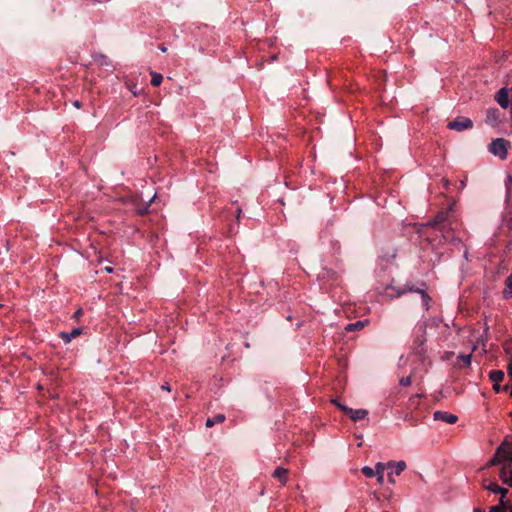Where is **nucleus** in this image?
I'll use <instances>...</instances> for the list:
<instances>
[{
    "mask_svg": "<svg viewBox=\"0 0 512 512\" xmlns=\"http://www.w3.org/2000/svg\"><path fill=\"white\" fill-rule=\"evenodd\" d=\"M457 220L454 215L452 207L446 210L439 211L435 218L429 223V225L435 227L442 234L445 242L449 243H461V239L455 237L452 231L455 229Z\"/></svg>",
    "mask_w": 512,
    "mask_h": 512,
    "instance_id": "f257e3e1",
    "label": "nucleus"
},
{
    "mask_svg": "<svg viewBox=\"0 0 512 512\" xmlns=\"http://www.w3.org/2000/svg\"><path fill=\"white\" fill-rule=\"evenodd\" d=\"M510 142L504 138H497L489 144V152L498 156L501 160H505L508 155Z\"/></svg>",
    "mask_w": 512,
    "mask_h": 512,
    "instance_id": "f03ea898",
    "label": "nucleus"
},
{
    "mask_svg": "<svg viewBox=\"0 0 512 512\" xmlns=\"http://www.w3.org/2000/svg\"><path fill=\"white\" fill-rule=\"evenodd\" d=\"M473 127V122L468 117H458L447 124V128L454 131H463Z\"/></svg>",
    "mask_w": 512,
    "mask_h": 512,
    "instance_id": "7ed1b4c3",
    "label": "nucleus"
},
{
    "mask_svg": "<svg viewBox=\"0 0 512 512\" xmlns=\"http://www.w3.org/2000/svg\"><path fill=\"white\" fill-rule=\"evenodd\" d=\"M507 460H509V459H508L507 455H505L502 445L500 444L497 447L493 457L486 463L485 468L502 465L503 463L507 462Z\"/></svg>",
    "mask_w": 512,
    "mask_h": 512,
    "instance_id": "20e7f679",
    "label": "nucleus"
},
{
    "mask_svg": "<svg viewBox=\"0 0 512 512\" xmlns=\"http://www.w3.org/2000/svg\"><path fill=\"white\" fill-rule=\"evenodd\" d=\"M499 477L503 484L512 487V462H505L501 465Z\"/></svg>",
    "mask_w": 512,
    "mask_h": 512,
    "instance_id": "39448f33",
    "label": "nucleus"
},
{
    "mask_svg": "<svg viewBox=\"0 0 512 512\" xmlns=\"http://www.w3.org/2000/svg\"><path fill=\"white\" fill-rule=\"evenodd\" d=\"M415 293L420 294L421 301H422V306H423L424 310L425 311H429V309L431 308V301H432V299H431L430 295L427 293V284H426V282L422 281L420 283V286L417 287Z\"/></svg>",
    "mask_w": 512,
    "mask_h": 512,
    "instance_id": "423d86ee",
    "label": "nucleus"
},
{
    "mask_svg": "<svg viewBox=\"0 0 512 512\" xmlns=\"http://www.w3.org/2000/svg\"><path fill=\"white\" fill-rule=\"evenodd\" d=\"M425 333H426V331H425V329H423L422 334L417 335L414 340L413 350H414V353L420 358H422L426 352L425 347H424V344L426 342Z\"/></svg>",
    "mask_w": 512,
    "mask_h": 512,
    "instance_id": "0eeeda50",
    "label": "nucleus"
},
{
    "mask_svg": "<svg viewBox=\"0 0 512 512\" xmlns=\"http://www.w3.org/2000/svg\"><path fill=\"white\" fill-rule=\"evenodd\" d=\"M482 487L491 493L500 494V499L505 500L506 495L508 494V489L499 486L495 481L489 482L488 485H485V481H482Z\"/></svg>",
    "mask_w": 512,
    "mask_h": 512,
    "instance_id": "6e6552de",
    "label": "nucleus"
},
{
    "mask_svg": "<svg viewBox=\"0 0 512 512\" xmlns=\"http://www.w3.org/2000/svg\"><path fill=\"white\" fill-rule=\"evenodd\" d=\"M434 419L443 421L448 424H454L457 422L458 417L452 413L446 411H436L434 412Z\"/></svg>",
    "mask_w": 512,
    "mask_h": 512,
    "instance_id": "1a4fd4ad",
    "label": "nucleus"
},
{
    "mask_svg": "<svg viewBox=\"0 0 512 512\" xmlns=\"http://www.w3.org/2000/svg\"><path fill=\"white\" fill-rule=\"evenodd\" d=\"M495 99L502 108H504V109L508 108V106H509L508 89L505 87L501 88L497 92Z\"/></svg>",
    "mask_w": 512,
    "mask_h": 512,
    "instance_id": "9d476101",
    "label": "nucleus"
},
{
    "mask_svg": "<svg viewBox=\"0 0 512 512\" xmlns=\"http://www.w3.org/2000/svg\"><path fill=\"white\" fill-rule=\"evenodd\" d=\"M272 476L277 479L281 485H286L287 481H288V469L286 468H283V467H277Z\"/></svg>",
    "mask_w": 512,
    "mask_h": 512,
    "instance_id": "9b49d317",
    "label": "nucleus"
},
{
    "mask_svg": "<svg viewBox=\"0 0 512 512\" xmlns=\"http://www.w3.org/2000/svg\"><path fill=\"white\" fill-rule=\"evenodd\" d=\"M387 290L391 289L393 291H395V294H393L392 296L394 297H400L402 296L403 294L407 293V292H413L415 293L416 292V289L417 287H415L413 284L411 283H406L405 286L403 288H398V289H395L394 287H391V286H387L386 288Z\"/></svg>",
    "mask_w": 512,
    "mask_h": 512,
    "instance_id": "f8f14e48",
    "label": "nucleus"
},
{
    "mask_svg": "<svg viewBox=\"0 0 512 512\" xmlns=\"http://www.w3.org/2000/svg\"><path fill=\"white\" fill-rule=\"evenodd\" d=\"M489 512H512V504L506 500L500 499L499 504L491 506Z\"/></svg>",
    "mask_w": 512,
    "mask_h": 512,
    "instance_id": "ddd939ff",
    "label": "nucleus"
},
{
    "mask_svg": "<svg viewBox=\"0 0 512 512\" xmlns=\"http://www.w3.org/2000/svg\"><path fill=\"white\" fill-rule=\"evenodd\" d=\"M499 110L497 108L488 109L486 112V123L495 126L499 121Z\"/></svg>",
    "mask_w": 512,
    "mask_h": 512,
    "instance_id": "4468645a",
    "label": "nucleus"
},
{
    "mask_svg": "<svg viewBox=\"0 0 512 512\" xmlns=\"http://www.w3.org/2000/svg\"><path fill=\"white\" fill-rule=\"evenodd\" d=\"M82 334V328H74L71 332H61L60 338L64 341V343H69L73 338L78 337Z\"/></svg>",
    "mask_w": 512,
    "mask_h": 512,
    "instance_id": "2eb2a0df",
    "label": "nucleus"
},
{
    "mask_svg": "<svg viewBox=\"0 0 512 512\" xmlns=\"http://www.w3.org/2000/svg\"><path fill=\"white\" fill-rule=\"evenodd\" d=\"M387 466L392 469L393 474L398 476L406 469V462L402 460L398 462L389 461Z\"/></svg>",
    "mask_w": 512,
    "mask_h": 512,
    "instance_id": "dca6fc26",
    "label": "nucleus"
},
{
    "mask_svg": "<svg viewBox=\"0 0 512 512\" xmlns=\"http://www.w3.org/2000/svg\"><path fill=\"white\" fill-rule=\"evenodd\" d=\"M368 415V410L366 409H352L349 410V417L352 421L357 422L364 419Z\"/></svg>",
    "mask_w": 512,
    "mask_h": 512,
    "instance_id": "f3484780",
    "label": "nucleus"
},
{
    "mask_svg": "<svg viewBox=\"0 0 512 512\" xmlns=\"http://www.w3.org/2000/svg\"><path fill=\"white\" fill-rule=\"evenodd\" d=\"M502 448L505 452V455L508 457V461L512 462V436L508 435L501 442Z\"/></svg>",
    "mask_w": 512,
    "mask_h": 512,
    "instance_id": "a211bd4d",
    "label": "nucleus"
},
{
    "mask_svg": "<svg viewBox=\"0 0 512 512\" xmlns=\"http://www.w3.org/2000/svg\"><path fill=\"white\" fill-rule=\"evenodd\" d=\"M384 470H385V464L382 462H377L375 465L374 477H376L377 483L379 485L384 484Z\"/></svg>",
    "mask_w": 512,
    "mask_h": 512,
    "instance_id": "6ab92c4d",
    "label": "nucleus"
},
{
    "mask_svg": "<svg viewBox=\"0 0 512 512\" xmlns=\"http://www.w3.org/2000/svg\"><path fill=\"white\" fill-rule=\"evenodd\" d=\"M472 354H460L457 357V366L459 368L469 367L471 364Z\"/></svg>",
    "mask_w": 512,
    "mask_h": 512,
    "instance_id": "aec40b11",
    "label": "nucleus"
},
{
    "mask_svg": "<svg viewBox=\"0 0 512 512\" xmlns=\"http://www.w3.org/2000/svg\"><path fill=\"white\" fill-rule=\"evenodd\" d=\"M225 421V415L224 414H217L213 417H209L206 419V427L210 428L213 427L215 424L222 423Z\"/></svg>",
    "mask_w": 512,
    "mask_h": 512,
    "instance_id": "412c9836",
    "label": "nucleus"
},
{
    "mask_svg": "<svg viewBox=\"0 0 512 512\" xmlns=\"http://www.w3.org/2000/svg\"><path fill=\"white\" fill-rule=\"evenodd\" d=\"M505 286L503 297L504 299H510L512 297V273L507 277Z\"/></svg>",
    "mask_w": 512,
    "mask_h": 512,
    "instance_id": "4be33fe9",
    "label": "nucleus"
},
{
    "mask_svg": "<svg viewBox=\"0 0 512 512\" xmlns=\"http://www.w3.org/2000/svg\"><path fill=\"white\" fill-rule=\"evenodd\" d=\"M504 372L502 370H492L489 373V379L492 383H500L504 379Z\"/></svg>",
    "mask_w": 512,
    "mask_h": 512,
    "instance_id": "5701e85b",
    "label": "nucleus"
},
{
    "mask_svg": "<svg viewBox=\"0 0 512 512\" xmlns=\"http://www.w3.org/2000/svg\"><path fill=\"white\" fill-rule=\"evenodd\" d=\"M367 322H368L367 320H364V321L359 320V321H356V322H354V323H349V324L346 326L345 330H346V331H359V330H361V329H363V328H364V326H365V324H366Z\"/></svg>",
    "mask_w": 512,
    "mask_h": 512,
    "instance_id": "b1692460",
    "label": "nucleus"
},
{
    "mask_svg": "<svg viewBox=\"0 0 512 512\" xmlns=\"http://www.w3.org/2000/svg\"><path fill=\"white\" fill-rule=\"evenodd\" d=\"M94 60L101 66H110L111 65V61L109 60V58L103 54L96 55L94 57Z\"/></svg>",
    "mask_w": 512,
    "mask_h": 512,
    "instance_id": "393cba45",
    "label": "nucleus"
},
{
    "mask_svg": "<svg viewBox=\"0 0 512 512\" xmlns=\"http://www.w3.org/2000/svg\"><path fill=\"white\" fill-rule=\"evenodd\" d=\"M163 81V76L160 73L152 72L151 73V85L154 87L160 86Z\"/></svg>",
    "mask_w": 512,
    "mask_h": 512,
    "instance_id": "a878e982",
    "label": "nucleus"
},
{
    "mask_svg": "<svg viewBox=\"0 0 512 512\" xmlns=\"http://www.w3.org/2000/svg\"><path fill=\"white\" fill-rule=\"evenodd\" d=\"M423 397L422 394H415L409 398V406L411 408H417L418 407V399Z\"/></svg>",
    "mask_w": 512,
    "mask_h": 512,
    "instance_id": "bb28decb",
    "label": "nucleus"
},
{
    "mask_svg": "<svg viewBox=\"0 0 512 512\" xmlns=\"http://www.w3.org/2000/svg\"><path fill=\"white\" fill-rule=\"evenodd\" d=\"M361 472L367 478H373L374 477V473H375V469H373V468H371L369 466H364V467H362Z\"/></svg>",
    "mask_w": 512,
    "mask_h": 512,
    "instance_id": "cd10ccee",
    "label": "nucleus"
},
{
    "mask_svg": "<svg viewBox=\"0 0 512 512\" xmlns=\"http://www.w3.org/2000/svg\"><path fill=\"white\" fill-rule=\"evenodd\" d=\"M411 376H406V377H402L400 380H399V384L401 386H409L411 385Z\"/></svg>",
    "mask_w": 512,
    "mask_h": 512,
    "instance_id": "c85d7f7f",
    "label": "nucleus"
},
{
    "mask_svg": "<svg viewBox=\"0 0 512 512\" xmlns=\"http://www.w3.org/2000/svg\"><path fill=\"white\" fill-rule=\"evenodd\" d=\"M506 189H507V195H509L511 193V189H512V175L508 176V178H507Z\"/></svg>",
    "mask_w": 512,
    "mask_h": 512,
    "instance_id": "c756f323",
    "label": "nucleus"
},
{
    "mask_svg": "<svg viewBox=\"0 0 512 512\" xmlns=\"http://www.w3.org/2000/svg\"><path fill=\"white\" fill-rule=\"evenodd\" d=\"M338 408L343 411L347 416L349 415V410H351V408H349L348 406L346 405H343V404H339L338 405Z\"/></svg>",
    "mask_w": 512,
    "mask_h": 512,
    "instance_id": "7c9ffc66",
    "label": "nucleus"
},
{
    "mask_svg": "<svg viewBox=\"0 0 512 512\" xmlns=\"http://www.w3.org/2000/svg\"><path fill=\"white\" fill-rule=\"evenodd\" d=\"M493 390L496 393H499L500 391H503V387L500 385V383H493Z\"/></svg>",
    "mask_w": 512,
    "mask_h": 512,
    "instance_id": "2f4dec72",
    "label": "nucleus"
},
{
    "mask_svg": "<svg viewBox=\"0 0 512 512\" xmlns=\"http://www.w3.org/2000/svg\"><path fill=\"white\" fill-rule=\"evenodd\" d=\"M83 314V310L81 308H79L78 310H76L73 314V318L75 319H79L80 316Z\"/></svg>",
    "mask_w": 512,
    "mask_h": 512,
    "instance_id": "473e14b6",
    "label": "nucleus"
},
{
    "mask_svg": "<svg viewBox=\"0 0 512 512\" xmlns=\"http://www.w3.org/2000/svg\"><path fill=\"white\" fill-rule=\"evenodd\" d=\"M161 389H162V390H165V391H167V392H170V391H171L170 385H169V383H167V382L161 385Z\"/></svg>",
    "mask_w": 512,
    "mask_h": 512,
    "instance_id": "72a5a7b5",
    "label": "nucleus"
},
{
    "mask_svg": "<svg viewBox=\"0 0 512 512\" xmlns=\"http://www.w3.org/2000/svg\"><path fill=\"white\" fill-rule=\"evenodd\" d=\"M508 376L511 378L512 380V358L508 364Z\"/></svg>",
    "mask_w": 512,
    "mask_h": 512,
    "instance_id": "f704fd0d",
    "label": "nucleus"
},
{
    "mask_svg": "<svg viewBox=\"0 0 512 512\" xmlns=\"http://www.w3.org/2000/svg\"><path fill=\"white\" fill-rule=\"evenodd\" d=\"M503 391L509 392L510 396H512V385L510 386L507 384V385L503 386Z\"/></svg>",
    "mask_w": 512,
    "mask_h": 512,
    "instance_id": "c9c22d12",
    "label": "nucleus"
},
{
    "mask_svg": "<svg viewBox=\"0 0 512 512\" xmlns=\"http://www.w3.org/2000/svg\"><path fill=\"white\" fill-rule=\"evenodd\" d=\"M388 482L391 483V484H395V479L393 478V473L390 472L388 474Z\"/></svg>",
    "mask_w": 512,
    "mask_h": 512,
    "instance_id": "e433bc0d",
    "label": "nucleus"
},
{
    "mask_svg": "<svg viewBox=\"0 0 512 512\" xmlns=\"http://www.w3.org/2000/svg\"><path fill=\"white\" fill-rule=\"evenodd\" d=\"M73 106L76 108H80L82 106V103L79 100L73 101Z\"/></svg>",
    "mask_w": 512,
    "mask_h": 512,
    "instance_id": "4c0bfd02",
    "label": "nucleus"
},
{
    "mask_svg": "<svg viewBox=\"0 0 512 512\" xmlns=\"http://www.w3.org/2000/svg\"><path fill=\"white\" fill-rule=\"evenodd\" d=\"M242 210L240 208L237 209V219L239 220Z\"/></svg>",
    "mask_w": 512,
    "mask_h": 512,
    "instance_id": "58836bf2",
    "label": "nucleus"
},
{
    "mask_svg": "<svg viewBox=\"0 0 512 512\" xmlns=\"http://www.w3.org/2000/svg\"><path fill=\"white\" fill-rule=\"evenodd\" d=\"M159 48H160V50L162 52H166L167 51V48L164 45H161Z\"/></svg>",
    "mask_w": 512,
    "mask_h": 512,
    "instance_id": "ea45409f",
    "label": "nucleus"
},
{
    "mask_svg": "<svg viewBox=\"0 0 512 512\" xmlns=\"http://www.w3.org/2000/svg\"><path fill=\"white\" fill-rule=\"evenodd\" d=\"M473 512H485V511L481 508H474Z\"/></svg>",
    "mask_w": 512,
    "mask_h": 512,
    "instance_id": "a19ab883",
    "label": "nucleus"
},
{
    "mask_svg": "<svg viewBox=\"0 0 512 512\" xmlns=\"http://www.w3.org/2000/svg\"><path fill=\"white\" fill-rule=\"evenodd\" d=\"M105 271H106L107 273H111V272L113 271V269H112L111 267H106V268H105Z\"/></svg>",
    "mask_w": 512,
    "mask_h": 512,
    "instance_id": "79ce46f5",
    "label": "nucleus"
},
{
    "mask_svg": "<svg viewBox=\"0 0 512 512\" xmlns=\"http://www.w3.org/2000/svg\"><path fill=\"white\" fill-rule=\"evenodd\" d=\"M460 187H461V188H464V187H465V182H464V181H461V182H460Z\"/></svg>",
    "mask_w": 512,
    "mask_h": 512,
    "instance_id": "37998d69",
    "label": "nucleus"
},
{
    "mask_svg": "<svg viewBox=\"0 0 512 512\" xmlns=\"http://www.w3.org/2000/svg\"><path fill=\"white\" fill-rule=\"evenodd\" d=\"M333 403L338 407V405L340 404L337 400H333Z\"/></svg>",
    "mask_w": 512,
    "mask_h": 512,
    "instance_id": "c03bdc74",
    "label": "nucleus"
},
{
    "mask_svg": "<svg viewBox=\"0 0 512 512\" xmlns=\"http://www.w3.org/2000/svg\"><path fill=\"white\" fill-rule=\"evenodd\" d=\"M483 481H485V485L489 484V482L486 479H484Z\"/></svg>",
    "mask_w": 512,
    "mask_h": 512,
    "instance_id": "a18cd8bd",
    "label": "nucleus"
}]
</instances>
